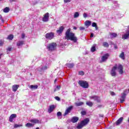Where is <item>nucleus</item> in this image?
<instances>
[{
  "label": "nucleus",
  "instance_id": "obj_1",
  "mask_svg": "<svg viewBox=\"0 0 129 129\" xmlns=\"http://www.w3.org/2000/svg\"><path fill=\"white\" fill-rule=\"evenodd\" d=\"M71 30L69 29L66 32V37L65 39H67L68 40H71V41H73L74 43H76L78 40L77 37L75 36V34L70 32Z\"/></svg>",
  "mask_w": 129,
  "mask_h": 129
},
{
  "label": "nucleus",
  "instance_id": "obj_2",
  "mask_svg": "<svg viewBox=\"0 0 129 129\" xmlns=\"http://www.w3.org/2000/svg\"><path fill=\"white\" fill-rule=\"evenodd\" d=\"M88 122H89V118H86L84 120H82L80 123H78V125L77 126V128L81 129L85 125H87L88 124Z\"/></svg>",
  "mask_w": 129,
  "mask_h": 129
},
{
  "label": "nucleus",
  "instance_id": "obj_3",
  "mask_svg": "<svg viewBox=\"0 0 129 129\" xmlns=\"http://www.w3.org/2000/svg\"><path fill=\"white\" fill-rule=\"evenodd\" d=\"M126 93H128V90H125L124 92L121 94V98H120V103H123L125 101V98H126Z\"/></svg>",
  "mask_w": 129,
  "mask_h": 129
},
{
  "label": "nucleus",
  "instance_id": "obj_4",
  "mask_svg": "<svg viewBox=\"0 0 129 129\" xmlns=\"http://www.w3.org/2000/svg\"><path fill=\"white\" fill-rule=\"evenodd\" d=\"M57 47V44L55 42H52L47 45V49L48 51H54Z\"/></svg>",
  "mask_w": 129,
  "mask_h": 129
},
{
  "label": "nucleus",
  "instance_id": "obj_5",
  "mask_svg": "<svg viewBox=\"0 0 129 129\" xmlns=\"http://www.w3.org/2000/svg\"><path fill=\"white\" fill-rule=\"evenodd\" d=\"M79 84L81 86V87H83V88H88L89 86L88 83L85 81H79Z\"/></svg>",
  "mask_w": 129,
  "mask_h": 129
},
{
  "label": "nucleus",
  "instance_id": "obj_6",
  "mask_svg": "<svg viewBox=\"0 0 129 129\" xmlns=\"http://www.w3.org/2000/svg\"><path fill=\"white\" fill-rule=\"evenodd\" d=\"M46 39L47 40H52L54 38V33L53 32H49L46 33L45 35Z\"/></svg>",
  "mask_w": 129,
  "mask_h": 129
},
{
  "label": "nucleus",
  "instance_id": "obj_7",
  "mask_svg": "<svg viewBox=\"0 0 129 129\" xmlns=\"http://www.w3.org/2000/svg\"><path fill=\"white\" fill-rule=\"evenodd\" d=\"M90 99H93L95 101L97 102H100V97L97 96H91L89 97Z\"/></svg>",
  "mask_w": 129,
  "mask_h": 129
},
{
  "label": "nucleus",
  "instance_id": "obj_8",
  "mask_svg": "<svg viewBox=\"0 0 129 129\" xmlns=\"http://www.w3.org/2000/svg\"><path fill=\"white\" fill-rule=\"evenodd\" d=\"M116 69H117V67L116 66H114L111 71V76L114 77L116 75Z\"/></svg>",
  "mask_w": 129,
  "mask_h": 129
},
{
  "label": "nucleus",
  "instance_id": "obj_9",
  "mask_svg": "<svg viewBox=\"0 0 129 129\" xmlns=\"http://www.w3.org/2000/svg\"><path fill=\"white\" fill-rule=\"evenodd\" d=\"M108 57H109V54L106 53L101 57V62H105L107 59H108Z\"/></svg>",
  "mask_w": 129,
  "mask_h": 129
},
{
  "label": "nucleus",
  "instance_id": "obj_10",
  "mask_svg": "<svg viewBox=\"0 0 129 129\" xmlns=\"http://www.w3.org/2000/svg\"><path fill=\"white\" fill-rule=\"evenodd\" d=\"M43 22H48L49 21V13H46L44 14V17L42 18Z\"/></svg>",
  "mask_w": 129,
  "mask_h": 129
},
{
  "label": "nucleus",
  "instance_id": "obj_11",
  "mask_svg": "<svg viewBox=\"0 0 129 129\" xmlns=\"http://www.w3.org/2000/svg\"><path fill=\"white\" fill-rule=\"evenodd\" d=\"M73 107L70 106L66 110L64 113L63 114V116H66V115H67L69 113H70L71 112V110H72Z\"/></svg>",
  "mask_w": 129,
  "mask_h": 129
},
{
  "label": "nucleus",
  "instance_id": "obj_12",
  "mask_svg": "<svg viewBox=\"0 0 129 129\" xmlns=\"http://www.w3.org/2000/svg\"><path fill=\"white\" fill-rule=\"evenodd\" d=\"M79 120V118L77 116H74L72 118L71 122H73V123H75V122H77Z\"/></svg>",
  "mask_w": 129,
  "mask_h": 129
},
{
  "label": "nucleus",
  "instance_id": "obj_13",
  "mask_svg": "<svg viewBox=\"0 0 129 129\" xmlns=\"http://www.w3.org/2000/svg\"><path fill=\"white\" fill-rule=\"evenodd\" d=\"M117 69L118 70H119V73L120 74H122V73H123V71L122 70L123 69L122 65L119 64L117 67Z\"/></svg>",
  "mask_w": 129,
  "mask_h": 129
},
{
  "label": "nucleus",
  "instance_id": "obj_14",
  "mask_svg": "<svg viewBox=\"0 0 129 129\" xmlns=\"http://www.w3.org/2000/svg\"><path fill=\"white\" fill-rule=\"evenodd\" d=\"M19 87H20V85H14L12 86V90L14 91V92H16L18 89H19Z\"/></svg>",
  "mask_w": 129,
  "mask_h": 129
},
{
  "label": "nucleus",
  "instance_id": "obj_15",
  "mask_svg": "<svg viewBox=\"0 0 129 129\" xmlns=\"http://www.w3.org/2000/svg\"><path fill=\"white\" fill-rule=\"evenodd\" d=\"M17 117V114H12L9 117V121L11 122H13L14 120V118H16Z\"/></svg>",
  "mask_w": 129,
  "mask_h": 129
},
{
  "label": "nucleus",
  "instance_id": "obj_16",
  "mask_svg": "<svg viewBox=\"0 0 129 129\" xmlns=\"http://www.w3.org/2000/svg\"><path fill=\"white\" fill-rule=\"evenodd\" d=\"M55 109V106L54 105H51L49 106V108L48 109L49 113H51Z\"/></svg>",
  "mask_w": 129,
  "mask_h": 129
},
{
  "label": "nucleus",
  "instance_id": "obj_17",
  "mask_svg": "<svg viewBox=\"0 0 129 129\" xmlns=\"http://www.w3.org/2000/svg\"><path fill=\"white\" fill-rule=\"evenodd\" d=\"M122 120H123V117H120L116 122V125H119V124H120V123L122 122Z\"/></svg>",
  "mask_w": 129,
  "mask_h": 129
},
{
  "label": "nucleus",
  "instance_id": "obj_18",
  "mask_svg": "<svg viewBox=\"0 0 129 129\" xmlns=\"http://www.w3.org/2000/svg\"><path fill=\"white\" fill-rule=\"evenodd\" d=\"M64 31V27L61 26L59 27V29L56 31L57 34H61V33Z\"/></svg>",
  "mask_w": 129,
  "mask_h": 129
},
{
  "label": "nucleus",
  "instance_id": "obj_19",
  "mask_svg": "<svg viewBox=\"0 0 129 129\" xmlns=\"http://www.w3.org/2000/svg\"><path fill=\"white\" fill-rule=\"evenodd\" d=\"M31 122H33V123H40L41 121L38 120V119H33L30 120Z\"/></svg>",
  "mask_w": 129,
  "mask_h": 129
},
{
  "label": "nucleus",
  "instance_id": "obj_20",
  "mask_svg": "<svg viewBox=\"0 0 129 129\" xmlns=\"http://www.w3.org/2000/svg\"><path fill=\"white\" fill-rule=\"evenodd\" d=\"M24 44V41H19L17 42V46H18V47H20L21 46H23V44Z\"/></svg>",
  "mask_w": 129,
  "mask_h": 129
},
{
  "label": "nucleus",
  "instance_id": "obj_21",
  "mask_svg": "<svg viewBox=\"0 0 129 129\" xmlns=\"http://www.w3.org/2000/svg\"><path fill=\"white\" fill-rule=\"evenodd\" d=\"M66 66L70 68V69H71L72 68H73L74 67V63H67Z\"/></svg>",
  "mask_w": 129,
  "mask_h": 129
},
{
  "label": "nucleus",
  "instance_id": "obj_22",
  "mask_svg": "<svg viewBox=\"0 0 129 129\" xmlns=\"http://www.w3.org/2000/svg\"><path fill=\"white\" fill-rule=\"evenodd\" d=\"M30 88L31 90H35V89H37L38 88V85H32L30 86Z\"/></svg>",
  "mask_w": 129,
  "mask_h": 129
},
{
  "label": "nucleus",
  "instance_id": "obj_23",
  "mask_svg": "<svg viewBox=\"0 0 129 129\" xmlns=\"http://www.w3.org/2000/svg\"><path fill=\"white\" fill-rule=\"evenodd\" d=\"M85 25L87 27H89L91 25V21L88 20L86 21Z\"/></svg>",
  "mask_w": 129,
  "mask_h": 129
},
{
  "label": "nucleus",
  "instance_id": "obj_24",
  "mask_svg": "<svg viewBox=\"0 0 129 129\" xmlns=\"http://www.w3.org/2000/svg\"><path fill=\"white\" fill-rule=\"evenodd\" d=\"M75 104L76 106H81V105H83V104H84V103H83V102H79L75 103Z\"/></svg>",
  "mask_w": 129,
  "mask_h": 129
},
{
  "label": "nucleus",
  "instance_id": "obj_25",
  "mask_svg": "<svg viewBox=\"0 0 129 129\" xmlns=\"http://www.w3.org/2000/svg\"><path fill=\"white\" fill-rule=\"evenodd\" d=\"M86 104L88 105V106H90V107H92V106H93V103L91 101H88L86 103Z\"/></svg>",
  "mask_w": 129,
  "mask_h": 129
},
{
  "label": "nucleus",
  "instance_id": "obj_26",
  "mask_svg": "<svg viewBox=\"0 0 129 129\" xmlns=\"http://www.w3.org/2000/svg\"><path fill=\"white\" fill-rule=\"evenodd\" d=\"M103 46L105 48H108L109 47V44H108V43L106 42H103Z\"/></svg>",
  "mask_w": 129,
  "mask_h": 129
},
{
  "label": "nucleus",
  "instance_id": "obj_27",
  "mask_svg": "<svg viewBox=\"0 0 129 129\" xmlns=\"http://www.w3.org/2000/svg\"><path fill=\"white\" fill-rule=\"evenodd\" d=\"M119 57L123 60H124V52H122L119 55Z\"/></svg>",
  "mask_w": 129,
  "mask_h": 129
},
{
  "label": "nucleus",
  "instance_id": "obj_28",
  "mask_svg": "<svg viewBox=\"0 0 129 129\" xmlns=\"http://www.w3.org/2000/svg\"><path fill=\"white\" fill-rule=\"evenodd\" d=\"M26 126L27 127H32L33 126H34V124L31 123H27L26 124Z\"/></svg>",
  "mask_w": 129,
  "mask_h": 129
},
{
  "label": "nucleus",
  "instance_id": "obj_29",
  "mask_svg": "<svg viewBox=\"0 0 129 129\" xmlns=\"http://www.w3.org/2000/svg\"><path fill=\"white\" fill-rule=\"evenodd\" d=\"M111 35V37L112 38H115L116 37H117V34L115 33H113L110 34Z\"/></svg>",
  "mask_w": 129,
  "mask_h": 129
},
{
  "label": "nucleus",
  "instance_id": "obj_30",
  "mask_svg": "<svg viewBox=\"0 0 129 129\" xmlns=\"http://www.w3.org/2000/svg\"><path fill=\"white\" fill-rule=\"evenodd\" d=\"M47 69V66L43 67L41 68V70H40V68L38 69V71H43L44 70H46Z\"/></svg>",
  "mask_w": 129,
  "mask_h": 129
},
{
  "label": "nucleus",
  "instance_id": "obj_31",
  "mask_svg": "<svg viewBox=\"0 0 129 129\" xmlns=\"http://www.w3.org/2000/svg\"><path fill=\"white\" fill-rule=\"evenodd\" d=\"M4 13H9L10 12V8L9 7H6L4 9Z\"/></svg>",
  "mask_w": 129,
  "mask_h": 129
},
{
  "label": "nucleus",
  "instance_id": "obj_32",
  "mask_svg": "<svg viewBox=\"0 0 129 129\" xmlns=\"http://www.w3.org/2000/svg\"><path fill=\"white\" fill-rule=\"evenodd\" d=\"M96 50V48L95 47V45H93L91 48V52H95Z\"/></svg>",
  "mask_w": 129,
  "mask_h": 129
},
{
  "label": "nucleus",
  "instance_id": "obj_33",
  "mask_svg": "<svg viewBox=\"0 0 129 129\" xmlns=\"http://www.w3.org/2000/svg\"><path fill=\"white\" fill-rule=\"evenodd\" d=\"M78 17H79V13L78 12H76L74 15V18H78Z\"/></svg>",
  "mask_w": 129,
  "mask_h": 129
},
{
  "label": "nucleus",
  "instance_id": "obj_34",
  "mask_svg": "<svg viewBox=\"0 0 129 129\" xmlns=\"http://www.w3.org/2000/svg\"><path fill=\"white\" fill-rule=\"evenodd\" d=\"M7 39H8V40H13V39H14V36L13 35H10L7 37Z\"/></svg>",
  "mask_w": 129,
  "mask_h": 129
},
{
  "label": "nucleus",
  "instance_id": "obj_35",
  "mask_svg": "<svg viewBox=\"0 0 129 129\" xmlns=\"http://www.w3.org/2000/svg\"><path fill=\"white\" fill-rule=\"evenodd\" d=\"M57 116L58 117H60V116H62V113H61V112H58L57 113Z\"/></svg>",
  "mask_w": 129,
  "mask_h": 129
},
{
  "label": "nucleus",
  "instance_id": "obj_36",
  "mask_svg": "<svg viewBox=\"0 0 129 129\" xmlns=\"http://www.w3.org/2000/svg\"><path fill=\"white\" fill-rule=\"evenodd\" d=\"M64 4H68V3H71V0H63Z\"/></svg>",
  "mask_w": 129,
  "mask_h": 129
},
{
  "label": "nucleus",
  "instance_id": "obj_37",
  "mask_svg": "<svg viewBox=\"0 0 129 129\" xmlns=\"http://www.w3.org/2000/svg\"><path fill=\"white\" fill-rule=\"evenodd\" d=\"M79 75H82V76L84 75V72H83V71L79 72Z\"/></svg>",
  "mask_w": 129,
  "mask_h": 129
},
{
  "label": "nucleus",
  "instance_id": "obj_38",
  "mask_svg": "<svg viewBox=\"0 0 129 129\" xmlns=\"http://www.w3.org/2000/svg\"><path fill=\"white\" fill-rule=\"evenodd\" d=\"M97 26V24H96V23L93 22L92 24V26L93 27H95Z\"/></svg>",
  "mask_w": 129,
  "mask_h": 129
},
{
  "label": "nucleus",
  "instance_id": "obj_39",
  "mask_svg": "<svg viewBox=\"0 0 129 129\" xmlns=\"http://www.w3.org/2000/svg\"><path fill=\"white\" fill-rule=\"evenodd\" d=\"M7 52H10V51H12V47H9L7 49Z\"/></svg>",
  "mask_w": 129,
  "mask_h": 129
},
{
  "label": "nucleus",
  "instance_id": "obj_40",
  "mask_svg": "<svg viewBox=\"0 0 129 129\" xmlns=\"http://www.w3.org/2000/svg\"><path fill=\"white\" fill-rule=\"evenodd\" d=\"M80 31H84V30H85V28L83 27H80Z\"/></svg>",
  "mask_w": 129,
  "mask_h": 129
},
{
  "label": "nucleus",
  "instance_id": "obj_41",
  "mask_svg": "<svg viewBox=\"0 0 129 129\" xmlns=\"http://www.w3.org/2000/svg\"><path fill=\"white\" fill-rule=\"evenodd\" d=\"M55 99H56V100H57L58 101H60V98L58 96H56L55 97Z\"/></svg>",
  "mask_w": 129,
  "mask_h": 129
},
{
  "label": "nucleus",
  "instance_id": "obj_42",
  "mask_svg": "<svg viewBox=\"0 0 129 129\" xmlns=\"http://www.w3.org/2000/svg\"><path fill=\"white\" fill-rule=\"evenodd\" d=\"M81 114L82 115H85V114H86V112H85V111H83L81 112Z\"/></svg>",
  "mask_w": 129,
  "mask_h": 129
},
{
  "label": "nucleus",
  "instance_id": "obj_43",
  "mask_svg": "<svg viewBox=\"0 0 129 129\" xmlns=\"http://www.w3.org/2000/svg\"><path fill=\"white\" fill-rule=\"evenodd\" d=\"M4 45V42L3 41L0 40V47H2Z\"/></svg>",
  "mask_w": 129,
  "mask_h": 129
},
{
  "label": "nucleus",
  "instance_id": "obj_44",
  "mask_svg": "<svg viewBox=\"0 0 129 129\" xmlns=\"http://www.w3.org/2000/svg\"><path fill=\"white\" fill-rule=\"evenodd\" d=\"M110 94L112 95V96H114V95H115V93L113 92H111Z\"/></svg>",
  "mask_w": 129,
  "mask_h": 129
},
{
  "label": "nucleus",
  "instance_id": "obj_45",
  "mask_svg": "<svg viewBox=\"0 0 129 129\" xmlns=\"http://www.w3.org/2000/svg\"><path fill=\"white\" fill-rule=\"evenodd\" d=\"M83 17L84 18H87V14L86 13H84Z\"/></svg>",
  "mask_w": 129,
  "mask_h": 129
},
{
  "label": "nucleus",
  "instance_id": "obj_46",
  "mask_svg": "<svg viewBox=\"0 0 129 129\" xmlns=\"http://www.w3.org/2000/svg\"><path fill=\"white\" fill-rule=\"evenodd\" d=\"M0 19L1 20L2 22L4 23V19H3V17L2 16V15H0Z\"/></svg>",
  "mask_w": 129,
  "mask_h": 129
},
{
  "label": "nucleus",
  "instance_id": "obj_47",
  "mask_svg": "<svg viewBox=\"0 0 129 129\" xmlns=\"http://www.w3.org/2000/svg\"><path fill=\"white\" fill-rule=\"evenodd\" d=\"M21 38H22V39H24V38H25V33H22V34Z\"/></svg>",
  "mask_w": 129,
  "mask_h": 129
},
{
  "label": "nucleus",
  "instance_id": "obj_48",
  "mask_svg": "<svg viewBox=\"0 0 129 129\" xmlns=\"http://www.w3.org/2000/svg\"><path fill=\"white\" fill-rule=\"evenodd\" d=\"M101 107H102V105H99L97 106V108H101Z\"/></svg>",
  "mask_w": 129,
  "mask_h": 129
},
{
  "label": "nucleus",
  "instance_id": "obj_49",
  "mask_svg": "<svg viewBox=\"0 0 129 129\" xmlns=\"http://www.w3.org/2000/svg\"><path fill=\"white\" fill-rule=\"evenodd\" d=\"M14 127H20V125L15 124Z\"/></svg>",
  "mask_w": 129,
  "mask_h": 129
},
{
  "label": "nucleus",
  "instance_id": "obj_50",
  "mask_svg": "<svg viewBox=\"0 0 129 129\" xmlns=\"http://www.w3.org/2000/svg\"><path fill=\"white\" fill-rule=\"evenodd\" d=\"M56 88L58 89V90H59V89H60V88H61V87L60 86H57Z\"/></svg>",
  "mask_w": 129,
  "mask_h": 129
},
{
  "label": "nucleus",
  "instance_id": "obj_51",
  "mask_svg": "<svg viewBox=\"0 0 129 129\" xmlns=\"http://www.w3.org/2000/svg\"><path fill=\"white\" fill-rule=\"evenodd\" d=\"M93 36H94L93 33H91V36H90L91 38L93 37Z\"/></svg>",
  "mask_w": 129,
  "mask_h": 129
},
{
  "label": "nucleus",
  "instance_id": "obj_52",
  "mask_svg": "<svg viewBox=\"0 0 129 129\" xmlns=\"http://www.w3.org/2000/svg\"><path fill=\"white\" fill-rule=\"evenodd\" d=\"M96 31H97V30H98V27H97V25L95 27Z\"/></svg>",
  "mask_w": 129,
  "mask_h": 129
},
{
  "label": "nucleus",
  "instance_id": "obj_53",
  "mask_svg": "<svg viewBox=\"0 0 129 129\" xmlns=\"http://www.w3.org/2000/svg\"><path fill=\"white\" fill-rule=\"evenodd\" d=\"M15 0H10V3H13V2H15Z\"/></svg>",
  "mask_w": 129,
  "mask_h": 129
},
{
  "label": "nucleus",
  "instance_id": "obj_54",
  "mask_svg": "<svg viewBox=\"0 0 129 129\" xmlns=\"http://www.w3.org/2000/svg\"><path fill=\"white\" fill-rule=\"evenodd\" d=\"M114 49H117V46H116V45H114Z\"/></svg>",
  "mask_w": 129,
  "mask_h": 129
},
{
  "label": "nucleus",
  "instance_id": "obj_55",
  "mask_svg": "<svg viewBox=\"0 0 129 129\" xmlns=\"http://www.w3.org/2000/svg\"><path fill=\"white\" fill-rule=\"evenodd\" d=\"M113 4H117V1H114Z\"/></svg>",
  "mask_w": 129,
  "mask_h": 129
},
{
  "label": "nucleus",
  "instance_id": "obj_56",
  "mask_svg": "<svg viewBox=\"0 0 129 129\" xmlns=\"http://www.w3.org/2000/svg\"><path fill=\"white\" fill-rule=\"evenodd\" d=\"M74 30H77V27H74Z\"/></svg>",
  "mask_w": 129,
  "mask_h": 129
},
{
  "label": "nucleus",
  "instance_id": "obj_57",
  "mask_svg": "<svg viewBox=\"0 0 129 129\" xmlns=\"http://www.w3.org/2000/svg\"><path fill=\"white\" fill-rule=\"evenodd\" d=\"M55 82H57V79H55L54 80V83H55Z\"/></svg>",
  "mask_w": 129,
  "mask_h": 129
},
{
  "label": "nucleus",
  "instance_id": "obj_58",
  "mask_svg": "<svg viewBox=\"0 0 129 129\" xmlns=\"http://www.w3.org/2000/svg\"><path fill=\"white\" fill-rule=\"evenodd\" d=\"M100 116L101 117H103V115H101Z\"/></svg>",
  "mask_w": 129,
  "mask_h": 129
},
{
  "label": "nucleus",
  "instance_id": "obj_59",
  "mask_svg": "<svg viewBox=\"0 0 129 129\" xmlns=\"http://www.w3.org/2000/svg\"><path fill=\"white\" fill-rule=\"evenodd\" d=\"M127 122H128V123H129V117H128V119H127Z\"/></svg>",
  "mask_w": 129,
  "mask_h": 129
},
{
  "label": "nucleus",
  "instance_id": "obj_60",
  "mask_svg": "<svg viewBox=\"0 0 129 129\" xmlns=\"http://www.w3.org/2000/svg\"><path fill=\"white\" fill-rule=\"evenodd\" d=\"M36 129H40V128H39V127H37L36 128Z\"/></svg>",
  "mask_w": 129,
  "mask_h": 129
},
{
  "label": "nucleus",
  "instance_id": "obj_61",
  "mask_svg": "<svg viewBox=\"0 0 129 129\" xmlns=\"http://www.w3.org/2000/svg\"><path fill=\"white\" fill-rule=\"evenodd\" d=\"M59 118H61V117H59Z\"/></svg>",
  "mask_w": 129,
  "mask_h": 129
},
{
  "label": "nucleus",
  "instance_id": "obj_62",
  "mask_svg": "<svg viewBox=\"0 0 129 129\" xmlns=\"http://www.w3.org/2000/svg\"><path fill=\"white\" fill-rule=\"evenodd\" d=\"M0 1H2V0H0Z\"/></svg>",
  "mask_w": 129,
  "mask_h": 129
}]
</instances>
